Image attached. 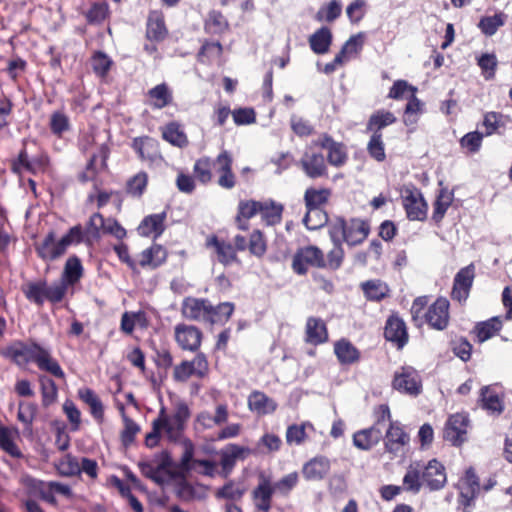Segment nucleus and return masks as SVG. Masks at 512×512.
Listing matches in <instances>:
<instances>
[{
  "mask_svg": "<svg viewBox=\"0 0 512 512\" xmlns=\"http://www.w3.org/2000/svg\"><path fill=\"white\" fill-rule=\"evenodd\" d=\"M82 241V227L76 225L58 241H56L55 232L49 231L41 242L35 244V250L43 261H55L66 253L70 245L79 244Z\"/></svg>",
  "mask_w": 512,
  "mask_h": 512,
  "instance_id": "nucleus-1",
  "label": "nucleus"
},
{
  "mask_svg": "<svg viewBox=\"0 0 512 512\" xmlns=\"http://www.w3.org/2000/svg\"><path fill=\"white\" fill-rule=\"evenodd\" d=\"M369 224L359 218L345 220L336 218L329 225V236L332 242H346L350 246L361 244L369 235Z\"/></svg>",
  "mask_w": 512,
  "mask_h": 512,
  "instance_id": "nucleus-2",
  "label": "nucleus"
},
{
  "mask_svg": "<svg viewBox=\"0 0 512 512\" xmlns=\"http://www.w3.org/2000/svg\"><path fill=\"white\" fill-rule=\"evenodd\" d=\"M330 196L328 189H315L308 188L304 193V202L306 206V214L303 218V223L309 230H317L323 227L327 221V214L320 209L325 204Z\"/></svg>",
  "mask_w": 512,
  "mask_h": 512,
  "instance_id": "nucleus-3",
  "label": "nucleus"
},
{
  "mask_svg": "<svg viewBox=\"0 0 512 512\" xmlns=\"http://www.w3.org/2000/svg\"><path fill=\"white\" fill-rule=\"evenodd\" d=\"M22 292L28 301L42 306L45 301L51 304L60 303L66 295V287L58 282L48 285L46 280H39L25 284Z\"/></svg>",
  "mask_w": 512,
  "mask_h": 512,
  "instance_id": "nucleus-4",
  "label": "nucleus"
},
{
  "mask_svg": "<svg viewBox=\"0 0 512 512\" xmlns=\"http://www.w3.org/2000/svg\"><path fill=\"white\" fill-rule=\"evenodd\" d=\"M377 419L373 426L358 431L353 436L354 445L361 450H369L379 443L383 437L386 421H390L391 413L387 405H381L376 412Z\"/></svg>",
  "mask_w": 512,
  "mask_h": 512,
  "instance_id": "nucleus-5",
  "label": "nucleus"
},
{
  "mask_svg": "<svg viewBox=\"0 0 512 512\" xmlns=\"http://www.w3.org/2000/svg\"><path fill=\"white\" fill-rule=\"evenodd\" d=\"M402 202L409 220L424 221L427 218V202L416 187L408 186L403 189Z\"/></svg>",
  "mask_w": 512,
  "mask_h": 512,
  "instance_id": "nucleus-6",
  "label": "nucleus"
},
{
  "mask_svg": "<svg viewBox=\"0 0 512 512\" xmlns=\"http://www.w3.org/2000/svg\"><path fill=\"white\" fill-rule=\"evenodd\" d=\"M308 266L323 268L326 266L322 250L316 246L309 245L296 251L292 260V269L298 275H305Z\"/></svg>",
  "mask_w": 512,
  "mask_h": 512,
  "instance_id": "nucleus-7",
  "label": "nucleus"
},
{
  "mask_svg": "<svg viewBox=\"0 0 512 512\" xmlns=\"http://www.w3.org/2000/svg\"><path fill=\"white\" fill-rule=\"evenodd\" d=\"M469 423L470 420L464 413L451 415L444 427V439L455 446L461 445L466 440Z\"/></svg>",
  "mask_w": 512,
  "mask_h": 512,
  "instance_id": "nucleus-8",
  "label": "nucleus"
},
{
  "mask_svg": "<svg viewBox=\"0 0 512 512\" xmlns=\"http://www.w3.org/2000/svg\"><path fill=\"white\" fill-rule=\"evenodd\" d=\"M475 277V266L469 264L461 268L455 275L451 297L453 300L462 303L466 301L473 285Z\"/></svg>",
  "mask_w": 512,
  "mask_h": 512,
  "instance_id": "nucleus-9",
  "label": "nucleus"
},
{
  "mask_svg": "<svg viewBox=\"0 0 512 512\" xmlns=\"http://www.w3.org/2000/svg\"><path fill=\"white\" fill-rule=\"evenodd\" d=\"M297 165L311 179L327 176V166L321 152L306 150Z\"/></svg>",
  "mask_w": 512,
  "mask_h": 512,
  "instance_id": "nucleus-10",
  "label": "nucleus"
},
{
  "mask_svg": "<svg viewBox=\"0 0 512 512\" xmlns=\"http://www.w3.org/2000/svg\"><path fill=\"white\" fill-rule=\"evenodd\" d=\"M233 159L226 150L221 152L213 161V168L219 175L217 183L224 189H232L236 185V176L232 171Z\"/></svg>",
  "mask_w": 512,
  "mask_h": 512,
  "instance_id": "nucleus-11",
  "label": "nucleus"
},
{
  "mask_svg": "<svg viewBox=\"0 0 512 512\" xmlns=\"http://www.w3.org/2000/svg\"><path fill=\"white\" fill-rule=\"evenodd\" d=\"M392 385L395 390L410 395L419 394L421 389L417 371L412 367H402L400 372H396Z\"/></svg>",
  "mask_w": 512,
  "mask_h": 512,
  "instance_id": "nucleus-12",
  "label": "nucleus"
},
{
  "mask_svg": "<svg viewBox=\"0 0 512 512\" xmlns=\"http://www.w3.org/2000/svg\"><path fill=\"white\" fill-rule=\"evenodd\" d=\"M210 301L206 298L187 297L182 302V315L192 321L207 323Z\"/></svg>",
  "mask_w": 512,
  "mask_h": 512,
  "instance_id": "nucleus-13",
  "label": "nucleus"
},
{
  "mask_svg": "<svg viewBox=\"0 0 512 512\" xmlns=\"http://www.w3.org/2000/svg\"><path fill=\"white\" fill-rule=\"evenodd\" d=\"M449 301L446 298H438L425 313L428 325L436 330H444L449 323Z\"/></svg>",
  "mask_w": 512,
  "mask_h": 512,
  "instance_id": "nucleus-14",
  "label": "nucleus"
},
{
  "mask_svg": "<svg viewBox=\"0 0 512 512\" xmlns=\"http://www.w3.org/2000/svg\"><path fill=\"white\" fill-rule=\"evenodd\" d=\"M422 481L431 491L442 489L447 482L444 466L436 459L423 463Z\"/></svg>",
  "mask_w": 512,
  "mask_h": 512,
  "instance_id": "nucleus-15",
  "label": "nucleus"
},
{
  "mask_svg": "<svg viewBox=\"0 0 512 512\" xmlns=\"http://www.w3.org/2000/svg\"><path fill=\"white\" fill-rule=\"evenodd\" d=\"M315 144L327 150V160L330 165L335 167L343 166L347 161V152L342 143L336 142L327 134L315 141Z\"/></svg>",
  "mask_w": 512,
  "mask_h": 512,
  "instance_id": "nucleus-16",
  "label": "nucleus"
},
{
  "mask_svg": "<svg viewBox=\"0 0 512 512\" xmlns=\"http://www.w3.org/2000/svg\"><path fill=\"white\" fill-rule=\"evenodd\" d=\"M10 357L15 363H20L21 360L35 362L40 369L45 370L52 375L63 378L64 373L59 366L58 362L50 357V354H28L29 357H25L27 354H5Z\"/></svg>",
  "mask_w": 512,
  "mask_h": 512,
  "instance_id": "nucleus-17",
  "label": "nucleus"
},
{
  "mask_svg": "<svg viewBox=\"0 0 512 512\" xmlns=\"http://www.w3.org/2000/svg\"><path fill=\"white\" fill-rule=\"evenodd\" d=\"M208 369L207 360L204 354H197L192 361H184L175 368L174 375L177 380L185 381L195 375L203 377Z\"/></svg>",
  "mask_w": 512,
  "mask_h": 512,
  "instance_id": "nucleus-18",
  "label": "nucleus"
},
{
  "mask_svg": "<svg viewBox=\"0 0 512 512\" xmlns=\"http://www.w3.org/2000/svg\"><path fill=\"white\" fill-rule=\"evenodd\" d=\"M167 214L165 211L157 214H151L143 218L137 227L140 236L159 238L165 231V220Z\"/></svg>",
  "mask_w": 512,
  "mask_h": 512,
  "instance_id": "nucleus-19",
  "label": "nucleus"
},
{
  "mask_svg": "<svg viewBox=\"0 0 512 512\" xmlns=\"http://www.w3.org/2000/svg\"><path fill=\"white\" fill-rule=\"evenodd\" d=\"M274 492L275 488L270 479L261 474L259 483L252 492L256 508L262 512H268L271 508V500Z\"/></svg>",
  "mask_w": 512,
  "mask_h": 512,
  "instance_id": "nucleus-20",
  "label": "nucleus"
},
{
  "mask_svg": "<svg viewBox=\"0 0 512 512\" xmlns=\"http://www.w3.org/2000/svg\"><path fill=\"white\" fill-rule=\"evenodd\" d=\"M330 468L331 462L327 457L316 456L303 465L302 474L308 481H320L328 475Z\"/></svg>",
  "mask_w": 512,
  "mask_h": 512,
  "instance_id": "nucleus-21",
  "label": "nucleus"
},
{
  "mask_svg": "<svg viewBox=\"0 0 512 512\" xmlns=\"http://www.w3.org/2000/svg\"><path fill=\"white\" fill-rule=\"evenodd\" d=\"M384 336L397 349H402L408 340L406 325L399 317H390L385 326Z\"/></svg>",
  "mask_w": 512,
  "mask_h": 512,
  "instance_id": "nucleus-22",
  "label": "nucleus"
},
{
  "mask_svg": "<svg viewBox=\"0 0 512 512\" xmlns=\"http://www.w3.org/2000/svg\"><path fill=\"white\" fill-rule=\"evenodd\" d=\"M389 422V428L385 434V449L388 453L396 455L408 444L409 436L404 432L398 422Z\"/></svg>",
  "mask_w": 512,
  "mask_h": 512,
  "instance_id": "nucleus-23",
  "label": "nucleus"
},
{
  "mask_svg": "<svg viewBox=\"0 0 512 512\" xmlns=\"http://www.w3.org/2000/svg\"><path fill=\"white\" fill-rule=\"evenodd\" d=\"M175 338L182 349L195 351L200 346L202 333L197 327L179 325L175 329Z\"/></svg>",
  "mask_w": 512,
  "mask_h": 512,
  "instance_id": "nucleus-24",
  "label": "nucleus"
},
{
  "mask_svg": "<svg viewBox=\"0 0 512 512\" xmlns=\"http://www.w3.org/2000/svg\"><path fill=\"white\" fill-rule=\"evenodd\" d=\"M206 246L213 247L215 249L218 261L224 266L231 265L232 263H241L233 245L224 240H220L215 235L207 239Z\"/></svg>",
  "mask_w": 512,
  "mask_h": 512,
  "instance_id": "nucleus-25",
  "label": "nucleus"
},
{
  "mask_svg": "<svg viewBox=\"0 0 512 512\" xmlns=\"http://www.w3.org/2000/svg\"><path fill=\"white\" fill-rule=\"evenodd\" d=\"M189 416L190 411L188 406L185 403H178L172 417L162 419L166 432L170 438H176L179 436L184 428L185 422L189 419Z\"/></svg>",
  "mask_w": 512,
  "mask_h": 512,
  "instance_id": "nucleus-26",
  "label": "nucleus"
},
{
  "mask_svg": "<svg viewBox=\"0 0 512 512\" xmlns=\"http://www.w3.org/2000/svg\"><path fill=\"white\" fill-rule=\"evenodd\" d=\"M168 34L164 16L160 11H150L146 24V37L150 41H163Z\"/></svg>",
  "mask_w": 512,
  "mask_h": 512,
  "instance_id": "nucleus-27",
  "label": "nucleus"
},
{
  "mask_svg": "<svg viewBox=\"0 0 512 512\" xmlns=\"http://www.w3.org/2000/svg\"><path fill=\"white\" fill-rule=\"evenodd\" d=\"M328 340V331L325 322L318 317H309L305 326V341L318 345Z\"/></svg>",
  "mask_w": 512,
  "mask_h": 512,
  "instance_id": "nucleus-28",
  "label": "nucleus"
},
{
  "mask_svg": "<svg viewBox=\"0 0 512 512\" xmlns=\"http://www.w3.org/2000/svg\"><path fill=\"white\" fill-rule=\"evenodd\" d=\"M246 451L248 450L236 444H229L221 450L220 465L222 468L221 473L224 478L230 475L238 459H244V453Z\"/></svg>",
  "mask_w": 512,
  "mask_h": 512,
  "instance_id": "nucleus-29",
  "label": "nucleus"
},
{
  "mask_svg": "<svg viewBox=\"0 0 512 512\" xmlns=\"http://www.w3.org/2000/svg\"><path fill=\"white\" fill-rule=\"evenodd\" d=\"M149 105L154 109H163L173 102L172 90L166 83H160L147 92Z\"/></svg>",
  "mask_w": 512,
  "mask_h": 512,
  "instance_id": "nucleus-30",
  "label": "nucleus"
},
{
  "mask_svg": "<svg viewBox=\"0 0 512 512\" xmlns=\"http://www.w3.org/2000/svg\"><path fill=\"white\" fill-rule=\"evenodd\" d=\"M423 463L415 461L411 463L403 478V488L405 491L417 494L422 487Z\"/></svg>",
  "mask_w": 512,
  "mask_h": 512,
  "instance_id": "nucleus-31",
  "label": "nucleus"
},
{
  "mask_svg": "<svg viewBox=\"0 0 512 512\" xmlns=\"http://www.w3.org/2000/svg\"><path fill=\"white\" fill-rule=\"evenodd\" d=\"M83 275V266L80 259L77 256H71L67 259L62 278L58 281L59 284H64L66 290L69 285L76 284Z\"/></svg>",
  "mask_w": 512,
  "mask_h": 512,
  "instance_id": "nucleus-32",
  "label": "nucleus"
},
{
  "mask_svg": "<svg viewBox=\"0 0 512 512\" xmlns=\"http://www.w3.org/2000/svg\"><path fill=\"white\" fill-rule=\"evenodd\" d=\"M132 148L138 153L141 159L153 161L159 156L157 140L148 136L135 138L132 143Z\"/></svg>",
  "mask_w": 512,
  "mask_h": 512,
  "instance_id": "nucleus-33",
  "label": "nucleus"
},
{
  "mask_svg": "<svg viewBox=\"0 0 512 512\" xmlns=\"http://www.w3.org/2000/svg\"><path fill=\"white\" fill-rule=\"evenodd\" d=\"M332 38V32L328 27L323 26L319 28L309 37L311 50L318 55L327 53L332 43Z\"/></svg>",
  "mask_w": 512,
  "mask_h": 512,
  "instance_id": "nucleus-34",
  "label": "nucleus"
},
{
  "mask_svg": "<svg viewBox=\"0 0 512 512\" xmlns=\"http://www.w3.org/2000/svg\"><path fill=\"white\" fill-rule=\"evenodd\" d=\"M397 121V118L395 115L387 110L380 109L374 112L368 122L366 129L367 131L372 132L373 135L375 134H382L381 130L385 127L394 124Z\"/></svg>",
  "mask_w": 512,
  "mask_h": 512,
  "instance_id": "nucleus-35",
  "label": "nucleus"
},
{
  "mask_svg": "<svg viewBox=\"0 0 512 512\" xmlns=\"http://www.w3.org/2000/svg\"><path fill=\"white\" fill-rule=\"evenodd\" d=\"M502 325L503 322L501 317H492L486 321L477 323L473 329V333L477 340L482 343L498 333L501 330Z\"/></svg>",
  "mask_w": 512,
  "mask_h": 512,
  "instance_id": "nucleus-36",
  "label": "nucleus"
},
{
  "mask_svg": "<svg viewBox=\"0 0 512 512\" xmlns=\"http://www.w3.org/2000/svg\"><path fill=\"white\" fill-rule=\"evenodd\" d=\"M110 150L106 144H102L99 148V153L96 155H92L87 166L86 170L80 174L79 178L83 182H87L93 180L95 175L97 174L96 169V161L100 158V165L102 169L107 167V159L109 157Z\"/></svg>",
  "mask_w": 512,
  "mask_h": 512,
  "instance_id": "nucleus-37",
  "label": "nucleus"
},
{
  "mask_svg": "<svg viewBox=\"0 0 512 512\" xmlns=\"http://www.w3.org/2000/svg\"><path fill=\"white\" fill-rule=\"evenodd\" d=\"M234 304L231 302H223L217 306L210 302L209 314L207 317V325L224 324L231 317L234 311Z\"/></svg>",
  "mask_w": 512,
  "mask_h": 512,
  "instance_id": "nucleus-38",
  "label": "nucleus"
},
{
  "mask_svg": "<svg viewBox=\"0 0 512 512\" xmlns=\"http://www.w3.org/2000/svg\"><path fill=\"white\" fill-rule=\"evenodd\" d=\"M480 402L482 408L491 413L500 414L504 408L502 400L492 386H484L481 389Z\"/></svg>",
  "mask_w": 512,
  "mask_h": 512,
  "instance_id": "nucleus-39",
  "label": "nucleus"
},
{
  "mask_svg": "<svg viewBox=\"0 0 512 512\" xmlns=\"http://www.w3.org/2000/svg\"><path fill=\"white\" fill-rule=\"evenodd\" d=\"M480 490L478 477L473 468L467 469L464 478L460 482V494L467 504L474 499Z\"/></svg>",
  "mask_w": 512,
  "mask_h": 512,
  "instance_id": "nucleus-40",
  "label": "nucleus"
},
{
  "mask_svg": "<svg viewBox=\"0 0 512 512\" xmlns=\"http://www.w3.org/2000/svg\"><path fill=\"white\" fill-rule=\"evenodd\" d=\"M248 405L252 411L258 414H268L275 411L276 403L264 393L255 391L248 398Z\"/></svg>",
  "mask_w": 512,
  "mask_h": 512,
  "instance_id": "nucleus-41",
  "label": "nucleus"
},
{
  "mask_svg": "<svg viewBox=\"0 0 512 512\" xmlns=\"http://www.w3.org/2000/svg\"><path fill=\"white\" fill-rule=\"evenodd\" d=\"M313 430L314 427L309 422L290 425L286 430V441L289 445H301L308 437V432Z\"/></svg>",
  "mask_w": 512,
  "mask_h": 512,
  "instance_id": "nucleus-42",
  "label": "nucleus"
},
{
  "mask_svg": "<svg viewBox=\"0 0 512 512\" xmlns=\"http://www.w3.org/2000/svg\"><path fill=\"white\" fill-rule=\"evenodd\" d=\"M361 288L370 301H381L389 292L388 286L380 280H369L361 284Z\"/></svg>",
  "mask_w": 512,
  "mask_h": 512,
  "instance_id": "nucleus-43",
  "label": "nucleus"
},
{
  "mask_svg": "<svg viewBox=\"0 0 512 512\" xmlns=\"http://www.w3.org/2000/svg\"><path fill=\"white\" fill-rule=\"evenodd\" d=\"M79 398L86 403L95 419H102L103 404L96 393L90 388H82L78 391Z\"/></svg>",
  "mask_w": 512,
  "mask_h": 512,
  "instance_id": "nucleus-44",
  "label": "nucleus"
},
{
  "mask_svg": "<svg viewBox=\"0 0 512 512\" xmlns=\"http://www.w3.org/2000/svg\"><path fill=\"white\" fill-rule=\"evenodd\" d=\"M40 160L32 159L30 160L28 157V153L25 147H23L16 159L12 161V171L16 174H21L23 171H28L30 173L36 172V167L41 165Z\"/></svg>",
  "mask_w": 512,
  "mask_h": 512,
  "instance_id": "nucleus-45",
  "label": "nucleus"
},
{
  "mask_svg": "<svg viewBox=\"0 0 512 512\" xmlns=\"http://www.w3.org/2000/svg\"><path fill=\"white\" fill-rule=\"evenodd\" d=\"M162 137L170 144L182 148L188 144L185 133L180 129L179 124L172 122L163 129Z\"/></svg>",
  "mask_w": 512,
  "mask_h": 512,
  "instance_id": "nucleus-46",
  "label": "nucleus"
},
{
  "mask_svg": "<svg viewBox=\"0 0 512 512\" xmlns=\"http://www.w3.org/2000/svg\"><path fill=\"white\" fill-rule=\"evenodd\" d=\"M14 436L10 429L0 426V448L14 458H22V452L14 443Z\"/></svg>",
  "mask_w": 512,
  "mask_h": 512,
  "instance_id": "nucleus-47",
  "label": "nucleus"
},
{
  "mask_svg": "<svg viewBox=\"0 0 512 512\" xmlns=\"http://www.w3.org/2000/svg\"><path fill=\"white\" fill-rule=\"evenodd\" d=\"M506 15L498 13L493 16L482 17L478 23V27L486 36L494 35L498 28L505 24Z\"/></svg>",
  "mask_w": 512,
  "mask_h": 512,
  "instance_id": "nucleus-48",
  "label": "nucleus"
},
{
  "mask_svg": "<svg viewBox=\"0 0 512 512\" xmlns=\"http://www.w3.org/2000/svg\"><path fill=\"white\" fill-rule=\"evenodd\" d=\"M342 12L341 2L338 0H332L327 5L322 6L316 13L315 19L318 22L327 21L333 22L335 21Z\"/></svg>",
  "mask_w": 512,
  "mask_h": 512,
  "instance_id": "nucleus-49",
  "label": "nucleus"
},
{
  "mask_svg": "<svg viewBox=\"0 0 512 512\" xmlns=\"http://www.w3.org/2000/svg\"><path fill=\"white\" fill-rule=\"evenodd\" d=\"M283 206L274 202L264 203L262 202V208L260 214L262 219L267 225H275L280 223L282 218Z\"/></svg>",
  "mask_w": 512,
  "mask_h": 512,
  "instance_id": "nucleus-50",
  "label": "nucleus"
},
{
  "mask_svg": "<svg viewBox=\"0 0 512 512\" xmlns=\"http://www.w3.org/2000/svg\"><path fill=\"white\" fill-rule=\"evenodd\" d=\"M109 15V5L105 1L94 2L86 12L85 17L89 24H100Z\"/></svg>",
  "mask_w": 512,
  "mask_h": 512,
  "instance_id": "nucleus-51",
  "label": "nucleus"
},
{
  "mask_svg": "<svg viewBox=\"0 0 512 512\" xmlns=\"http://www.w3.org/2000/svg\"><path fill=\"white\" fill-rule=\"evenodd\" d=\"M148 175L141 171L131 177L126 184V191L134 197H141L147 187Z\"/></svg>",
  "mask_w": 512,
  "mask_h": 512,
  "instance_id": "nucleus-52",
  "label": "nucleus"
},
{
  "mask_svg": "<svg viewBox=\"0 0 512 512\" xmlns=\"http://www.w3.org/2000/svg\"><path fill=\"white\" fill-rule=\"evenodd\" d=\"M452 202V195L449 194L445 190H441L440 194L437 196L434 202V211L432 215V219L439 223L442 221L446 211L450 207Z\"/></svg>",
  "mask_w": 512,
  "mask_h": 512,
  "instance_id": "nucleus-53",
  "label": "nucleus"
},
{
  "mask_svg": "<svg viewBox=\"0 0 512 512\" xmlns=\"http://www.w3.org/2000/svg\"><path fill=\"white\" fill-rule=\"evenodd\" d=\"M206 29L211 33L220 34L228 29V21L219 11H211L206 22Z\"/></svg>",
  "mask_w": 512,
  "mask_h": 512,
  "instance_id": "nucleus-54",
  "label": "nucleus"
},
{
  "mask_svg": "<svg viewBox=\"0 0 512 512\" xmlns=\"http://www.w3.org/2000/svg\"><path fill=\"white\" fill-rule=\"evenodd\" d=\"M213 161L209 158H200L194 164L195 177L203 184H206L212 179L211 169Z\"/></svg>",
  "mask_w": 512,
  "mask_h": 512,
  "instance_id": "nucleus-55",
  "label": "nucleus"
},
{
  "mask_svg": "<svg viewBox=\"0 0 512 512\" xmlns=\"http://www.w3.org/2000/svg\"><path fill=\"white\" fill-rule=\"evenodd\" d=\"M247 248L252 255L258 258L262 257L266 253V241L260 230H254L251 233Z\"/></svg>",
  "mask_w": 512,
  "mask_h": 512,
  "instance_id": "nucleus-56",
  "label": "nucleus"
},
{
  "mask_svg": "<svg viewBox=\"0 0 512 512\" xmlns=\"http://www.w3.org/2000/svg\"><path fill=\"white\" fill-rule=\"evenodd\" d=\"M262 208V202L260 201H240L238 205V214L236 217V222H241V218L246 220L252 218L257 213L260 212Z\"/></svg>",
  "mask_w": 512,
  "mask_h": 512,
  "instance_id": "nucleus-57",
  "label": "nucleus"
},
{
  "mask_svg": "<svg viewBox=\"0 0 512 512\" xmlns=\"http://www.w3.org/2000/svg\"><path fill=\"white\" fill-rule=\"evenodd\" d=\"M57 469L61 475L75 476L81 473L80 463L78 459L67 454L58 464Z\"/></svg>",
  "mask_w": 512,
  "mask_h": 512,
  "instance_id": "nucleus-58",
  "label": "nucleus"
},
{
  "mask_svg": "<svg viewBox=\"0 0 512 512\" xmlns=\"http://www.w3.org/2000/svg\"><path fill=\"white\" fill-rule=\"evenodd\" d=\"M367 151L369 155L378 162H382L386 158L384 143L382 141V134H375L371 136Z\"/></svg>",
  "mask_w": 512,
  "mask_h": 512,
  "instance_id": "nucleus-59",
  "label": "nucleus"
},
{
  "mask_svg": "<svg viewBox=\"0 0 512 512\" xmlns=\"http://www.w3.org/2000/svg\"><path fill=\"white\" fill-rule=\"evenodd\" d=\"M112 60L102 51H97L92 56V68L98 76H105L110 70Z\"/></svg>",
  "mask_w": 512,
  "mask_h": 512,
  "instance_id": "nucleus-60",
  "label": "nucleus"
},
{
  "mask_svg": "<svg viewBox=\"0 0 512 512\" xmlns=\"http://www.w3.org/2000/svg\"><path fill=\"white\" fill-rule=\"evenodd\" d=\"M42 403L44 406H49L53 403L57 396V388L53 380L47 377L40 378Z\"/></svg>",
  "mask_w": 512,
  "mask_h": 512,
  "instance_id": "nucleus-61",
  "label": "nucleus"
},
{
  "mask_svg": "<svg viewBox=\"0 0 512 512\" xmlns=\"http://www.w3.org/2000/svg\"><path fill=\"white\" fill-rule=\"evenodd\" d=\"M124 430L121 432V440L125 447L130 446L135 438V435L140 431V427L132 419L127 416H123Z\"/></svg>",
  "mask_w": 512,
  "mask_h": 512,
  "instance_id": "nucleus-62",
  "label": "nucleus"
},
{
  "mask_svg": "<svg viewBox=\"0 0 512 512\" xmlns=\"http://www.w3.org/2000/svg\"><path fill=\"white\" fill-rule=\"evenodd\" d=\"M478 65L484 74L485 79H491L495 75V70L497 66V58L494 54H483L478 59Z\"/></svg>",
  "mask_w": 512,
  "mask_h": 512,
  "instance_id": "nucleus-63",
  "label": "nucleus"
},
{
  "mask_svg": "<svg viewBox=\"0 0 512 512\" xmlns=\"http://www.w3.org/2000/svg\"><path fill=\"white\" fill-rule=\"evenodd\" d=\"M245 490L236 486L232 481L226 483L221 489L216 492L217 498L239 500L244 495Z\"/></svg>",
  "mask_w": 512,
  "mask_h": 512,
  "instance_id": "nucleus-64",
  "label": "nucleus"
}]
</instances>
